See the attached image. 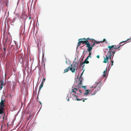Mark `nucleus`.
Segmentation results:
<instances>
[{
  "label": "nucleus",
  "instance_id": "17",
  "mask_svg": "<svg viewBox=\"0 0 131 131\" xmlns=\"http://www.w3.org/2000/svg\"><path fill=\"white\" fill-rule=\"evenodd\" d=\"M4 110V108L0 107V114H2L3 113Z\"/></svg>",
  "mask_w": 131,
  "mask_h": 131
},
{
  "label": "nucleus",
  "instance_id": "14",
  "mask_svg": "<svg viewBox=\"0 0 131 131\" xmlns=\"http://www.w3.org/2000/svg\"><path fill=\"white\" fill-rule=\"evenodd\" d=\"M107 68L106 69V70H104L103 73V75L104 77H106L107 74Z\"/></svg>",
  "mask_w": 131,
  "mask_h": 131
},
{
  "label": "nucleus",
  "instance_id": "1",
  "mask_svg": "<svg viewBox=\"0 0 131 131\" xmlns=\"http://www.w3.org/2000/svg\"><path fill=\"white\" fill-rule=\"evenodd\" d=\"M82 84V83H79L78 85L75 86V88L72 90L70 93L71 94L74 93L75 94L81 95V93L83 91V90L81 89V88L82 87L84 88L83 89L86 91V92L84 94V95H88L91 90H87L86 86L81 85Z\"/></svg>",
  "mask_w": 131,
  "mask_h": 131
},
{
  "label": "nucleus",
  "instance_id": "29",
  "mask_svg": "<svg viewBox=\"0 0 131 131\" xmlns=\"http://www.w3.org/2000/svg\"><path fill=\"white\" fill-rule=\"evenodd\" d=\"M96 57L97 58H100V56L99 55H97V56H96Z\"/></svg>",
  "mask_w": 131,
  "mask_h": 131
},
{
  "label": "nucleus",
  "instance_id": "30",
  "mask_svg": "<svg viewBox=\"0 0 131 131\" xmlns=\"http://www.w3.org/2000/svg\"><path fill=\"white\" fill-rule=\"evenodd\" d=\"M86 99H86L85 100H83V102H84L85 101V100H86Z\"/></svg>",
  "mask_w": 131,
  "mask_h": 131
},
{
  "label": "nucleus",
  "instance_id": "15",
  "mask_svg": "<svg viewBox=\"0 0 131 131\" xmlns=\"http://www.w3.org/2000/svg\"><path fill=\"white\" fill-rule=\"evenodd\" d=\"M96 92H97L96 91H95V90L94 89L93 90L91 91V94L92 95H94L96 93Z\"/></svg>",
  "mask_w": 131,
  "mask_h": 131
},
{
  "label": "nucleus",
  "instance_id": "25",
  "mask_svg": "<svg viewBox=\"0 0 131 131\" xmlns=\"http://www.w3.org/2000/svg\"><path fill=\"white\" fill-rule=\"evenodd\" d=\"M111 62L112 63L111 64V66H112L113 65V60H111Z\"/></svg>",
  "mask_w": 131,
  "mask_h": 131
},
{
  "label": "nucleus",
  "instance_id": "7",
  "mask_svg": "<svg viewBox=\"0 0 131 131\" xmlns=\"http://www.w3.org/2000/svg\"><path fill=\"white\" fill-rule=\"evenodd\" d=\"M4 101L5 100H3L2 99L0 103V107L4 108V107L5 106V105L4 103Z\"/></svg>",
  "mask_w": 131,
  "mask_h": 131
},
{
  "label": "nucleus",
  "instance_id": "18",
  "mask_svg": "<svg viewBox=\"0 0 131 131\" xmlns=\"http://www.w3.org/2000/svg\"><path fill=\"white\" fill-rule=\"evenodd\" d=\"M43 82H41V84L40 85V87L39 88V91H40V90L41 89V88L43 86Z\"/></svg>",
  "mask_w": 131,
  "mask_h": 131
},
{
  "label": "nucleus",
  "instance_id": "10",
  "mask_svg": "<svg viewBox=\"0 0 131 131\" xmlns=\"http://www.w3.org/2000/svg\"><path fill=\"white\" fill-rule=\"evenodd\" d=\"M83 71L81 73V74L80 76L79 77V81H80V82H79L80 83H82V80H83V79L82 78V75H83Z\"/></svg>",
  "mask_w": 131,
  "mask_h": 131
},
{
  "label": "nucleus",
  "instance_id": "19",
  "mask_svg": "<svg viewBox=\"0 0 131 131\" xmlns=\"http://www.w3.org/2000/svg\"><path fill=\"white\" fill-rule=\"evenodd\" d=\"M122 43H121V42H120L119 45L117 46V48H119L121 46H122L124 45V44L122 45Z\"/></svg>",
  "mask_w": 131,
  "mask_h": 131
},
{
  "label": "nucleus",
  "instance_id": "20",
  "mask_svg": "<svg viewBox=\"0 0 131 131\" xmlns=\"http://www.w3.org/2000/svg\"><path fill=\"white\" fill-rule=\"evenodd\" d=\"M101 41H97L95 40V44H99L100 43H101Z\"/></svg>",
  "mask_w": 131,
  "mask_h": 131
},
{
  "label": "nucleus",
  "instance_id": "26",
  "mask_svg": "<svg viewBox=\"0 0 131 131\" xmlns=\"http://www.w3.org/2000/svg\"><path fill=\"white\" fill-rule=\"evenodd\" d=\"M77 100L78 101L82 100V99H80L78 98H77Z\"/></svg>",
  "mask_w": 131,
  "mask_h": 131
},
{
  "label": "nucleus",
  "instance_id": "13",
  "mask_svg": "<svg viewBox=\"0 0 131 131\" xmlns=\"http://www.w3.org/2000/svg\"><path fill=\"white\" fill-rule=\"evenodd\" d=\"M88 40H90L89 42H90L91 44L93 43L94 42H95V40L93 38H90V39Z\"/></svg>",
  "mask_w": 131,
  "mask_h": 131
},
{
  "label": "nucleus",
  "instance_id": "9",
  "mask_svg": "<svg viewBox=\"0 0 131 131\" xmlns=\"http://www.w3.org/2000/svg\"><path fill=\"white\" fill-rule=\"evenodd\" d=\"M101 86H100L99 85L98 86H97V85L95 86L94 87V89L95 90V91H96L97 92L98 91H99L100 90Z\"/></svg>",
  "mask_w": 131,
  "mask_h": 131
},
{
  "label": "nucleus",
  "instance_id": "21",
  "mask_svg": "<svg viewBox=\"0 0 131 131\" xmlns=\"http://www.w3.org/2000/svg\"><path fill=\"white\" fill-rule=\"evenodd\" d=\"M79 42H78V44H77V46L78 47L79 46H80V45H81V42L80 41V40H79Z\"/></svg>",
  "mask_w": 131,
  "mask_h": 131
},
{
  "label": "nucleus",
  "instance_id": "27",
  "mask_svg": "<svg viewBox=\"0 0 131 131\" xmlns=\"http://www.w3.org/2000/svg\"><path fill=\"white\" fill-rule=\"evenodd\" d=\"M89 56H88L85 59L88 60L89 59Z\"/></svg>",
  "mask_w": 131,
  "mask_h": 131
},
{
  "label": "nucleus",
  "instance_id": "28",
  "mask_svg": "<svg viewBox=\"0 0 131 131\" xmlns=\"http://www.w3.org/2000/svg\"><path fill=\"white\" fill-rule=\"evenodd\" d=\"M45 78H44L43 79V80L41 82H43H43L45 81Z\"/></svg>",
  "mask_w": 131,
  "mask_h": 131
},
{
  "label": "nucleus",
  "instance_id": "6",
  "mask_svg": "<svg viewBox=\"0 0 131 131\" xmlns=\"http://www.w3.org/2000/svg\"><path fill=\"white\" fill-rule=\"evenodd\" d=\"M89 63V62L88 61V60L85 59L83 62H82V63H80V65H81V66L82 67L84 68V64L85 63L88 64Z\"/></svg>",
  "mask_w": 131,
  "mask_h": 131
},
{
  "label": "nucleus",
  "instance_id": "31",
  "mask_svg": "<svg viewBox=\"0 0 131 131\" xmlns=\"http://www.w3.org/2000/svg\"><path fill=\"white\" fill-rule=\"evenodd\" d=\"M44 53H43L42 56V57H43H43H44Z\"/></svg>",
  "mask_w": 131,
  "mask_h": 131
},
{
  "label": "nucleus",
  "instance_id": "3",
  "mask_svg": "<svg viewBox=\"0 0 131 131\" xmlns=\"http://www.w3.org/2000/svg\"><path fill=\"white\" fill-rule=\"evenodd\" d=\"M108 50L110 51H111V52H112V53L113 54V56H114V54L115 53V50H114V49H115V50L117 49H118V48H117V46H116V45H112L111 46H108Z\"/></svg>",
  "mask_w": 131,
  "mask_h": 131
},
{
  "label": "nucleus",
  "instance_id": "32",
  "mask_svg": "<svg viewBox=\"0 0 131 131\" xmlns=\"http://www.w3.org/2000/svg\"><path fill=\"white\" fill-rule=\"evenodd\" d=\"M69 98H68V99L67 100V101H69Z\"/></svg>",
  "mask_w": 131,
  "mask_h": 131
},
{
  "label": "nucleus",
  "instance_id": "22",
  "mask_svg": "<svg viewBox=\"0 0 131 131\" xmlns=\"http://www.w3.org/2000/svg\"><path fill=\"white\" fill-rule=\"evenodd\" d=\"M91 50H90V51H89V55L88 56H89V57H90V58H91Z\"/></svg>",
  "mask_w": 131,
  "mask_h": 131
},
{
  "label": "nucleus",
  "instance_id": "36",
  "mask_svg": "<svg viewBox=\"0 0 131 131\" xmlns=\"http://www.w3.org/2000/svg\"><path fill=\"white\" fill-rule=\"evenodd\" d=\"M68 96H67V97H68Z\"/></svg>",
  "mask_w": 131,
  "mask_h": 131
},
{
  "label": "nucleus",
  "instance_id": "34",
  "mask_svg": "<svg viewBox=\"0 0 131 131\" xmlns=\"http://www.w3.org/2000/svg\"><path fill=\"white\" fill-rule=\"evenodd\" d=\"M39 103L41 104H42V103H41V102L40 101L39 102Z\"/></svg>",
  "mask_w": 131,
  "mask_h": 131
},
{
  "label": "nucleus",
  "instance_id": "23",
  "mask_svg": "<svg viewBox=\"0 0 131 131\" xmlns=\"http://www.w3.org/2000/svg\"><path fill=\"white\" fill-rule=\"evenodd\" d=\"M130 40V39H128L126 41H122L121 42V43H124V42H126L127 41H128V40Z\"/></svg>",
  "mask_w": 131,
  "mask_h": 131
},
{
  "label": "nucleus",
  "instance_id": "2",
  "mask_svg": "<svg viewBox=\"0 0 131 131\" xmlns=\"http://www.w3.org/2000/svg\"><path fill=\"white\" fill-rule=\"evenodd\" d=\"M71 67H69L64 69V73L67 72L68 71L69 69L72 72H74L75 71L76 66H75V65H74L72 64H71Z\"/></svg>",
  "mask_w": 131,
  "mask_h": 131
},
{
  "label": "nucleus",
  "instance_id": "4",
  "mask_svg": "<svg viewBox=\"0 0 131 131\" xmlns=\"http://www.w3.org/2000/svg\"><path fill=\"white\" fill-rule=\"evenodd\" d=\"M90 39V38H81L79 39V40H80L81 43L83 44H85L86 45V47L88 46L89 45V41H88Z\"/></svg>",
  "mask_w": 131,
  "mask_h": 131
},
{
  "label": "nucleus",
  "instance_id": "24",
  "mask_svg": "<svg viewBox=\"0 0 131 131\" xmlns=\"http://www.w3.org/2000/svg\"><path fill=\"white\" fill-rule=\"evenodd\" d=\"M106 40L105 39H103V40L102 41H101V43L104 42H105L106 41Z\"/></svg>",
  "mask_w": 131,
  "mask_h": 131
},
{
  "label": "nucleus",
  "instance_id": "5",
  "mask_svg": "<svg viewBox=\"0 0 131 131\" xmlns=\"http://www.w3.org/2000/svg\"><path fill=\"white\" fill-rule=\"evenodd\" d=\"M89 45L88 46H87L88 48V51H90V50H92L93 49V47L95 46V42H94L91 45L90 42L89 41Z\"/></svg>",
  "mask_w": 131,
  "mask_h": 131
},
{
  "label": "nucleus",
  "instance_id": "8",
  "mask_svg": "<svg viewBox=\"0 0 131 131\" xmlns=\"http://www.w3.org/2000/svg\"><path fill=\"white\" fill-rule=\"evenodd\" d=\"M112 52H111V51L108 50L107 55L108 58H109L110 60L111 59V58L112 56V54L111 53Z\"/></svg>",
  "mask_w": 131,
  "mask_h": 131
},
{
  "label": "nucleus",
  "instance_id": "12",
  "mask_svg": "<svg viewBox=\"0 0 131 131\" xmlns=\"http://www.w3.org/2000/svg\"><path fill=\"white\" fill-rule=\"evenodd\" d=\"M108 61V58L107 55L106 56V58H104V61L103 62V63H106Z\"/></svg>",
  "mask_w": 131,
  "mask_h": 131
},
{
  "label": "nucleus",
  "instance_id": "35",
  "mask_svg": "<svg viewBox=\"0 0 131 131\" xmlns=\"http://www.w3.org/2000/svg\"><path fill=\"white\" fill-rule=\"evenodd\" d=\"M105 43H107V41H106V42H105Z\"/></svg>",
  "mask_w": 131,
  "mask_h": 131
},
{
  "label": "nucleus",
  "instance_id": "37",
  "mask_svg": "<svg viewBox=\"0 0 131 131\" xmlns=\"http://www.w3.org/2000/svg\"><path fill=\"white\" fill-rule=\"evenodd\" d=\"M130 39H131V38Z\"/></svg>",
  "mask_w": 131,
  "mask_h": 131
},
{
  "label": "nucleus",
  "instance_id": "16",
  "mask_svg": "<svg viewBox=\"0 0 131 131\" xmlns=\"http://www.w3.org/2000/svg\"><path fill=\"white\" fill-rule=\"evenodd\" d=\"M7 49V45L6 44H4V46L3 50H4L5 52H6Z\"/></svg>",
  "mask_w": 131,
  "mask_h": 131
},
{
  "label": "nucleus",
  "instance_id": "11",
  "mask_svg": "<svg viewBox=\"0 0 131 131\" xmlns=\"http://www.w3.org/2000/svg\"><path fill=\"white\" fill-rule=\"evenodd\" d=\"M0 82L1 83V85L0 86V88L2 89L3 86L5 85V84H4L3 83V80H1L0 81Z\"/></svg>",
  "mask_w": 131,
  "mask_h": 131
},
{
  "label": "nucleus",
  "instance_id": "33",
  "mask_svg": "<svg viewBox=\"0 0 131 131\" xmlns=\"http://www.w3.org/2000/svg\"><path fill=\"white\" fill-rule=\"evenodd\" d=\"M4 116H3V119H4Z\"/></svg>",
  "mask_w": 131,
  "mask_h": 131
}]
</instances>
